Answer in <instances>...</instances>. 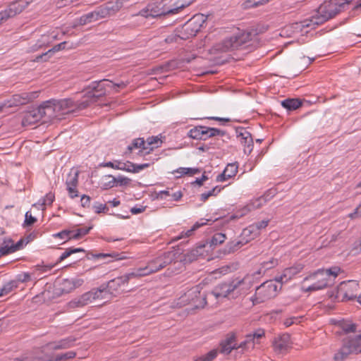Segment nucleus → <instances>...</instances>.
I'll return each mask as SVG.
<instances>
[{
    "mask_svg": "<svg viewBox=\"0 0 361 361\" xmlns=\"http://www.w3.org/2000/svg\"><path fill=\"white\" fill-rule=\"evenodd\" d=\"M257 32L252 30L240 35L226 38L213 47L212 53L228 52L239 49H249L252 47L250 43L257 40Z\"/></svg>",
    "mask_w": 361,
    "mask_h": 361,
    "instance_id": "1",
    "label": "nucleus"
},
{
    "mask_svg": "<svg viewBox=\"0 0 361 361\" xmlns=\"http://www.w3.org/2000/svg\"><path fill=\"white\" fill-rule=\"evenodd\" d=\"M180 255L178 249L164 252L149 260L145 267L135 269L137 275L142 277L158 272L168 265L178 262Z\"/></svg>",
    "mask_w": 361,
    "mask_h": 361,
    "instance_id": "2",
    "label": "nucleus"
},
{
    "mask_svg": "<svg viewBox=\"0 0 361 361\" xmlns=\"http://www.w3.org/2000/svg\"><path fill=\"white\" fill-rule=\"evenodd\" d=\"M351 2L352 0H329L324 1L318 8L316 13L310 18V23L307 24L306 26L323 24L336 16L344 8L345 5H348Z\"/></svg>",
    "mask_w": 361,
    "mask_h": 361,
    "instance_id": "3",
    "label": "nucleus"
},
{
    "mask_svg": "<svg viewBox=\"0 0 361 361\" xmlns=\"http://www.w3.org/2000/svg\"><path fill=\"white\" fill-rule=\"evenodd\" d=\"M341 271V268L337 266L326 269H318L305 278V281H314V283L307 288V290L315 291L332 286Z\"/></svg>",
    "mask_w": 361,
    "mask_h": 361,
    "instance_id": "4",
    "label": "nucleus"
},
{
    "mask_svg": "<svg viewBox=\"0 0 361 361\" xmlns=\"http://www.w3.org/2000/svg\"><path fill=\"white\" fill-rule=\"evenodd\" d=\"M250 283V277L245 276L244 278L235 279L231 281L224 282L216 286L212 292L216 298H226L232 295V298H236L243 293V286Z\"/></svg>",
    "mask_w": 361,
    "mask_h": 361,
    "instance_id": "5",
    "label": "nucleus"
},
{
    "mask_svg": "<svg viewBox=\"0 0 361 361\" xmlns=\"http://www.w3.org/2000/svg\"><path fill=\"white\" fill-rule=\"evenodd\" d=\"M137 277L138 276L135 270L110 280L106 284L100 286L99 289H104L102 290V295H105L106 299L109 298V295L117 296L126 290V286L130 279Z\"/></svg>",
    "mask_w": 361,
    "mask_h": 361,
    "instance_id": "6",
    "label": "nucleus"
},
{
    "mask_svg": "<svg viewBox=\"0 0 361 361\" xmlns=\"http://www.w3.org/2000/svg\"><path fill=\"white\" fill-rule=\"evenodd\" d=\"M207 16L197 13L188 20L180 28H178L180 39H188L196 36L205 24Z\"/></svg>",
    "mask_w": 361,
    "mask_h": 361,
    "instance_id": "7",
    "label": "nucleus"
},
{
    "mask_svg": "<svg viewBox=\"0 0 361 361\" xmlns=\"http://www.w3.org/2000/svg\"><path fill=\"white\" fill-rule=\"evenodd\" d=\"M178 300V304L181 305L190 304L195 309L203 308L207 305L206 295L201 293L199 286H195L188 290Z\"/></svg>",
    "mask_w": 361,
    "mask_h": 361,
    "instance_id": "8",
    "label": "nucleus"
},
{
    "mask_svg": "<svg viewBox=\"0 0 361 361\" xmlns=\"http://www.w3.org/2000/svg\"><path fill=\"white\" fill-rule=\"evenodd\" d=\"M55 102V109L59 113V116L80 111L87 108V103L82 102V99L74 101L71 98H66L63 99H53Z\"/></svg>",
    "mask_w": 361,
    "mask_h": 361,
    "instance_id": "9",
    "label": "nucleus"
},
{
    "mask_svg": "<svg viewBox=\"0 0 361 361\" xmlns=\"http://www.w3.org/2000/svg\"><path fill=\"white\" fill-rule=\"evenodd\" d=\"M277 286L273 281H267L256 288L253 302H264L276 295Z\"/></svg>",
    "mask_w": 361,
    "mask_h": 361,
    "instance_id": "10",
    "label": "nucleus"
},
{
    "mask_svg": "<svg viewBox=\"0 0 361 361\" xmlns=\"http://www.w3.org/2000/svg\"><path fill=\"white\" fill-rule=\"evenodd\" d=\"M188 136L195 140H207L215 136H224L225 132L215 128H209L203 126H197L190 129L188 133Z\"/></svg>",
    "mask_w": 361,
    "mask_h": 361,
    "instance_id": "11",
    "label": "nucleus"
},
{
    "mask_svg": "<svg viewBox=\"0 0 361 361\" xmlns=\"http://www.w3.org/2000/svg\"><path fill=\"white\" fill-rule=\"evenodd\" d=\"M92 227H80L75 230L64 229L59 233H54L52 237L59 239V245L63 244L70 240H79L87 235Z\"/></svg>",
    "mask_w": 361,
    "mask_h": 361,
    "instance_id": "12",
    "label": "nucleus"
},
{
    "mask_svg": "<svg viewBox=\"0 0 361 361\" xmlns=\"http://www.w3.org/2000/svg\"><path fill=\"white\" fill-rule=\"evenodd\" d=\"M99 166L102 167H109L114 169L122 170L135 173L140 172L141 170L148 168L150 164L149 163L137 164L129 161L123 162L121 161L115 160L114 161L104 162Z\"/></svg>",
    "mask_w": 361,
    "mask_h": 361,
    "instance_id": "13",
    "label": "nucleus"
},
{
    "mask_svg": "<svg viewBox=\"0 0 361 361\" xmlns=\"http://www.w3.org/2000/svg\"><path fill=\"white\" fill-rule=\"evenodd\" d=\"M103 289L93 288L91 290L84 293L79 298L75 299L69 302L71 307H78L85 306L95 300L106 299L105 295H102Z\"/></svg>",
    "mask_w": 361,
    "mask_h": 361,
    "instance_id": "14",
    "label": "nucleus"
},
{
    "mask_svg": "<svg viewBox=\"0 0 361 361\" xmlns=\"http://www.w3.org/2000/svg\"><path fill=\"white\" fill-rule=\"evenodd\" d=\"M33 0H16L4 11L0 12V24L9 18L21 13Z\"/></svg>",
    "mask_w": 361,
    "mask_h": 361,
    "instance_id": "15",
    "label": "nucleus"
},
{
    "mask_svg": "<svg viewBox=\"0 0 361 361\" xmlns=\"http://www.w3.org/2000/svg\"><path fill=\"white\" fill-rule=\"evenodd\" d=\"M37 97V92H23L21 94L13 95L11 99H8L2 104L4 106V108H9L12 106L24 105L32 101Z\"/></svg>",
    "mask_w": 361,
    "mask_h": 361,
    "instance_id": "16",
    "label": "nucleus"
},
{
    "mask_svg": "<svg viewBox=\"0 0 361 361\" xmlns=\"http://www.w3.org/2000/svg\"><path fill=\"white\" fill-rule=\"evenodd\" d=\"M164 9L165 5H163V0H155L154 4L148 5L147 8L140 10L137 16L145 18L150 16L155 18L165 16Z\"/></svg>",
    "mask_w": 361,
    "mask_h": 361,
    "instance_id": "17",
    "label": "nucleus"
},
{
    "mask_svg": "<svg viewBox=\"0 0 361 361\" xmlns=\"http://www.w3.org/2000/svg\"><path fill=\"white\" fill-rule=\"evenodd\" d=\"M47 345L42 348H36L30 353L17 359L18 361H54V357L45 352Z\"/></svg>",
    "mask_w": 361,
    "mask_h": 361,
    "instance_id": "18",
    "label": "nucleus"
},
{
    "mask_svg": "<svg viewBox=\"0 0 361 361\" xmlns=\"http://www.w3.org/2000/svg\"><path fill=\"white\" fill-rule=\"evenodd\" d=\"M269 195L274 196V191L269 190L268 193L264 194L263 196L257 198L252 202L248 204L241 212H238L236 214H233L228 217L230 220H233L239 217L244 216L247 212L252 211L253 209H259L264 202H265L268 199Z\"/></svg>",
    "mask_w": 361,
    "mask_h": 361,
    "instance_id": "19",
    "label": "nucleus"
},
{
    "mask_svg": "<svg viewBox=\"0 0 361 361\" xmlns=\"http://www.w3.org/2000/svg\"><path fill=\"white\" fill-rule=\"evenodd\" d=\"M26 245V240L23 238H20L16 243H14L13 240L11 238H8L7 240H4L0 247V256L13 253L23 249Z\"/></svg>",
    "mask_w": 361,
    "mask_h": 361,
    "instance_id": "20",
    "label": "nucleus"
},
{
    "mask_svg": "<svg viewBox=\"0 0 361 361\" xmlns=\"http://www.w3.org/2000/svg\"><path fill=\"white\" fill-rule=\"evenodd\" d=\"M237 137L240 138V143L244 147L245 153L250 154L253 147V140L251 133L243 127L236 129Z\"/></svg>",
    "mask_w": 361,
    "mask_h": 361,
    "instance_id": "21",
    "label": "nucleus"
},
{
    "mask_svg": "<svg viewBox=\"0 0 361 361\" xmlns=\"http://www.w3.org/2000/svg\"><path fill=\"white\" fill-rule=\"evenodd\" d=\"M39 107L42 114V118H46L48 120L61 119L59 113L55 109V102H53V99L44 102Z\"/></svg>",
    "mask_w": 361,
    "mask_h": 361,
    "instance_id": "22",
    "label": "nucleus"
},
{
    "mask_svg": "<svg viewBox=\"0 0 361 361\" xmlns=\"http://www.w3.org/2000/svg\"><path fill=\"white\" fill-rule=\"evenodd\" d=\"M42 118V114L38 106L25 112L21 123L23 126H30L37 123Z\"/></svg>",
    "mask_w": 361,
    "mask_h": 361,
    "instance_id": "23",
    "label": "nucleus"
},
{
    "mask_svg": "<svg viewBox=\"0 0 361 361\" xmlns=\"http://www.w3.org/2000/svg\"><path fill=\"white\" fill-rule=\"evenodd\" d=\"M290 336L288 334H284L275 340L273 342V346L274 351L276 353H285L287 352L290 346Z\"/></svg>",
    "mask_w": 361,
    "mask_h": 361,
    "instance_id": "24",
    "label": "nucleus"
},
{
    "mask_svg": "<svg viewBox=\"0 0 361 361\" xmlns=\"http://www.w3.org/2000/svg\"><path fill=\"white\" fill-rule=\"evenodd\" d=\"M194 1L195 0H176L170 7L166 6V4H164L165 16L178 13L183 8L191 5Z\"/></svg>",
    "mask_w": 361,
    "mask_h": 361,
    "instance_id": "25",
    "label": "nucleus"
},
{
    "mask_svg": "<svg viewBox=\"0 0 361 361\" xmlns=\"http://www.w3.org/2000/svg\"><path fill=\"white\" fill-rule=\"evenodd\" d=\"M238 169L237 162L228 164L223 172L217 176L216 180L222 182L234 177L238 173Z\"/></svg>",
    "mask_w": 361,
    "mask_h": 361,
    "instance_id": "26",
    "label": "nucleus"
},
{
    "mask_svg": "<svg viewBox=\"0 0 361 361\" xmlns=\"http://www.w3.org/2000/svg\"><path fill=\"white\" fill-rule=\"evenodd\" d=\"M343 343L351 353L358 354L361 353V334L353 337H348Z\"/></svg>",
    "mask_w": 361,
    "mask_h": 361,
    "instance_id": "27",
    "label": "nucleus"
},
{
    "mask_svg": "<svg viewBox=\"0 0 361 361\" xmlns=\"http://www.w3.org/2000/svg\"><path fill=\"white\" fill-rule=\"evenodd\" d=\"M75 341V338L74 337L69 336L57 342L49 343L47 344V347H49L50 349L54 350L67 349L73 346Z\"/></svg>",
    "mask_w": 361,
    "mask_h": 361,
    "instance_id": "28",
    "label": "nucleus"
},
{
    "mask_svg": "<svg viewBox=\"0 0 361 361\" xmlns=\"http://www.w3.org/2000/svg\"><path fill=\"white\" fill-rule=\"evenodd\" d=\"M111 85H112V86L114 88H116V87L123 88L126 86V83H124L123 82L121 83H112L111 81H109L108 80H100L98 82H97V81L93 82L89 86V89L98 90V91H102V92H106V87H110Z\"/></svg>",
    "mask_w": 361,
    "mask_h": 361,
    "instance_id": "29",
    "label": "nucleus"
},
{
    "mask_svg": "<svg viewBox=\"0 0 361 361\" xmlns=\"http://www.w3.org/2000/svg\"><path fill=\"white\" fill-rule=\"evenodd\" d=\"M106 94L105 92L98 91V90L90 89L82 97V102L87 103V108L91 104L96 103L100 98Z\"/></svg>",
    "mask_w": 361,
    "mask_h": 361,
    "instance_id": "30",
    "label": "nucleus"
},
{
    "mask_svg": "<svg viewBox=\"0 0 361 361\" xmlns=\"http://www.w3.org/2000/svg\"><path fill=\"white\" fill-rule=\"evenodd\" d=\"M261 227H245L240 236L243 243L247 244L252 240L255 239L259 234Z\"/></svg>",
    "mask_w": 361,
    "mask_h": 361,
    "instance_id": "31",
    "label": "nucleus"
},
{
    "mask_svg": "<svg viewBox=\"0 0 361 361\" xmlns=\"http://www.w3.org/2000/svg\"><path fill=\"white\" fill-rule=\"evenodd\" d=\"M264 330L262 329H258L252 334L246 335L245 340L250 349H253L255 348V345L259 343V339L264 337Z\"/></svg>",
    "mask_w": 361,
    "mask_h": 361,
    "instance_id": "32",
    "label": "nucleus"
},
{
    "mask_svg": "<svg viewBox=\"0 0 361 361\" xmlns=\"http://www.w3.org/2000/svg\"><path fill=\"white\" fill-rule=\"evenodd\" d=\"M236 341V335L234 333L228 334L226 338L220 343V353L228 355L232 351L231 345Z\"/></svg>",
    "mask_w": 361,
    "mask_h": 361,
    "instance_id": "33",
    "label": "nucleus"
},
{
    "mask_svg": "<svg viewBox=\"0 0 361 361\" xmlns=\"http://www.w3.org/2000/svg\"><path fill=\"white\" fill-rule=\"evenodd\" d=\"M298 272V270L295 267L287 268L283 271L282 274L279 276H276L275 280L276 281L281 283H286Z\"/></svg>",
    "mask_w": 361,
    "mask_h": 361,
    "instance_id": "34",
    "label": "nucleus"
},
{
    "mask_svg": "<svg viewBox=\"0 0 361 361\" xmlns=\"http://www.w3.org/2000/svg\"><path fill=\"white\" fill-rule=\"evenodd\" d=\"M226 238L225 234L216 233L210 238H207L205 243L202 244L206 245V247L212 248V246H216L224 243Z\"/></svg>",
    "mask_w": 361,
    "mask_h": 361,
    "instance_id": "35",
    "label": "nucleus"
},
{
    "mask_svg": "<svg viewBox=\"0 0 361 361\" xmlns=\"http://www.w3.org/2000/svg\"><path fill=\"white\" fill-rule=\"evenodd\" d=\"M204 248H206V245H203L202 243L200 244L195 249H192L187 253L185 260L192 262L196 260L198 257L203 256Z\"/></svg>",
    "mask_w": 361,
    "mask_h": 361,
    "instance_id": "36",
    "label": "nucleus"
},
{
    "mask_svg": "<svg viewBox=\"0 0 361 361\" xmlns=\"http://www.w3.org/2000/svg\"><path fill=\"white\" fill-rule=\"evenodd\" d=\"M244 245H245V243H243L240 238L231 241L226 245L224 252V254L234 253L235 252L240 250Z\"/></svg>",
    "mask_w": 361,
    "mask_h": 361,
    "instance_id": "37",
    "label": "nucleus"
},
{
    "mask_svg": "<svg viewBox=\"0 0 361 361\" xmlns=\"http://www.w3.org/2000/svg\"><path fill=\"white\" fill-rule=\"evenodd\" d=\"M302 103L299 99H286L281 102L283 108L288 111L296 110L302 106Z\"/></svg>",
    "mask_w": 361,
    "mask_h": 361,
    "instance_id": "38",
    "label": "nucleus"
},
{
    "mask_svg": "<svg viewBox=\"0 0 361 361\" xmlns=\"http://www.w3.org/2000/svg\"><path fill=\"white\" fill-rule=\"evenodd\" d=\"M352 354L347 347L343 344L340 350L334 354V360L335 361H343L348 356Z\"/></svg>",
    "mask_w": 361,
    "mask_h": 361,
    "instance_id": "39",
    "label": "nucleus"
},
{
    "mask_svg": "<svg viewBox=\"0 0 361 361\" xmlns=\"http://www.w3.org/2000/svg\"><path fill=\"white\" fill-rule=\"evenodd\" d=\"M16 288H18L17 281H14L13 280H11V281L7 282L0 289V297L9 294Z\"/></svg>",
    "mask_w": 361,
    "mask_h": 361,
    "instance_id": "40",
    "label": "nucleus"
},
{
    "mask_svg": "<svg viewBox=\"0 0 361 361\" xmlns=\"http://www.w3.org/2000/svg\"><path fill=\"white\" fill-rule=\"evenodd\" d=\"M40 218V214H31V212H27L25 215V221L23 226H32L37 223L38 219Z\"/></svg>",
    "mask_w": 361,
    "mask_h": 361,
    "instance_id": "41",
    "label": "nucleus"
},
{
    "mask_svg": "<svg viewBox=\"0 0 361 361\" xmlns=\"http://www.w3.org/2000/svg\"><path fill=\"white\" fill-rule=\"evenodd\" d=\"M77 252H83V253H85V250L84 249L80 248V247L79 248H72V247L68 248L59 257V259L56 262V264L63 261L65 259H66L67 257H70L71 255H73L74 253H77Z\"/></svg>",
    "mask_w": 361,
    "mask_h": 361,
    "instance_id": "42",
    "label": "nucleus"
},
{
    "mask_svg": "<svg viewBox=\"0 0 361 361\" xmlns=\"http://www.w3.org/2000/svg\"><path fill=\"white\" fill-rule=\"evenodd\" d=\"M145 140L142 137H138L133 140L130 145L127 147V152L126 153H131L134 149H140L141 147L145 146Z\"/></svg>",
    "mask_w": 361,
    "mask_h": 361,
    "instance_id": "43",
    "label": "nucleus"
},
{
    "mask_svg": "<svg viewBox=\"0 0 361 361\" xmlns=\"http://www.w3.org/2000/svg\"><path fill=\"white\" fill-rule=\"evenodd\" d=\"M118 255L116 252L111 253H98L93 254L92 252H88L86 255V257L87 259H90L92 258L94 259H106L107 257L116 258Z\"/></svg>",
    "mask_w": 361,
    "mask_h": 361,
    "instance_id": "44",
    "label": "nucleus"
},
{
    "mask_svg": "<svg viewBox=\"0 0 361 361\" xmlns=\"http://www.w3.org/2000/svg\"><path fill=\"white\" fill-rule=\"evenodd\" d=\"M176 173H180L181 176L183 175H188L193 176L195 174L200 173L201 172V169L199 168H184L180 167L176 171Z\"/></svg>",
    "mask_w": 361,
    "mask_h": 361,
    "instance_id": "45",
    "label": "nucleus"
},
{
    "mask_svg": "<svg viewBox=\"0 0 361 361\" xmlns=\"http://www.w3.org/2000/svg\"><path fill=\"white\" fill-rule=\"evenodd\" d=\"M341 327L345 334L354 333L357 331V324L350 322H342Z\"/></svg>",
    "mask_w": 361,
    "mask_h": 361,
    "instance_id": "46",
    "label": "nucleus"
},
{
    "mask_svg": "<svg viewBox=\"0 0 361 361\" xmlns=\"http://www.w3.org/2000/svg\"><path fill=\"white\" fill-rule=\"evenodd\" d=\"M223 188H220L219 186L214 187L212 190L208 191L207 192H204L200 195V200L202 202H205L208 200V198L211 196L216 195Z\"/></svg>",
    "mask_w": 361,
    "mask_h": 361,
    "instance_id": "47",
    "label": "nucleus"
},
{
    "mask_svg": "<svg viewBox=\"0 0 361 361\" xmlns=\"http://www.w3.org/2000/svg\"><path fill=\"white\" fill-rule=\"evenodd\" d=\"M145 143L148 147H154V148H157L160 147L162 141L159 137V136H152L149 137L147 140H145Z\"/></svg>",
    "mask_w": 361,
    "mask_h": 361,
    "instance_id": "48",
    "label": "nucleus"
},
{
    "mask_svg": "<svg viewBox=\"0 0 361 361\" xmlns=\"http://www.w3.org/2000/svg\"><path fill=\"white\" fill-rule=\"evenodd\" d=\"M75 356V352L68 351L67 353L56 355L55 357H54V361L68 360L74 358Z\"/></svg>",
    "mask_w": 361,
    "mask_h": 361,
    "instance_id": "49",
    "label": "nucleus"
},
{
    "mask_svg": "<svg viewBox=\"0 0 361 361\" xmlns=\"http://www.w3.org/2000/svg\"><path fill=\"white\" fill-rule=\"evenodd\" d=\"M78 183V172L76 171L73 174H69L66 179V186L77 187Z\"/></svg>",
    "mask_w": 361,
    "mask_h": 361,
    "instance_id": "50",
    "label": "nucleus"
},
{
    "mask_svg": "<svg viewBox=\"0 0 361 361\" xmlns=\"http://www.w3.org/2000/svg\"><path fill=\"white\" fill-rule=\"evenodd\" d=\"M217 354L216 350H212L204 355L198 357L196 361H212L217 356Z\"/></svg>",
    "mask_w": 361,
    "mask_h": 361,
    "instance_id": "51",
    "label": "nucleus"
},
{
    "mask_svg": "<svg viewBox=\"0 0 361 361\" xmlns=\"http://www.w3.org/2000/svg\"><path fill=\"white\" fill-rule=\"evenodd\" d=\"M44 209L42 207V204L39 201L37 203H35L32 205L31 209L28 212H31V214L34 215V214H40V218L43 217V212Z\"/></svg>",
    "mask_w": 361,
    "mask_h": 361,
    "instance_id": "52",
    "label": "nucleus"
},
{
    "mask_svg": "<svg viewBox=\"0 0 361 361\" xmlns=\"http://www.w3.org/2000/svg\"><path fill=\"white\" fill-rule=\"evenodd\" d=\"M55 199V195L54 193L52 192H49L46 195V196L40 200V203L42 204V207H44V209H45V206L46 205H51L52 204V202H54Z\"/></svg>",
    "mask_w": 361,
    "mask_h": 361,
    "instance_id": "53",
    "label": "nucleus"
},
{
    "mask_svg": "<svg viewBox=\"0 0 361 361\" xmlns=\"http://www.w3.org/2000/svg\"><path fill=\"white\" fill-rule=\"evenodd\" d=\"M104 180H105L104 186L106 189L116 186V177H114L111 175H108L104 177Z\"/></svg>",
    "mask_w": 361,
    "mask_h": 361,
    "instance_id": "54",
    "label": "nucleus"
},
{
    "mask_svg": "<svg viewBox=\"0 0 361 361\" xmlns=\"http://www.w3.org/2000/svg\"><path fill=\"white\" fill-rule=\"evenodd\" d=\"M277 264H278V260L276 259L273 258V257L271 258L267 262L264 261V262L261 263L262 267L264 270L270 269L274 267L275 266H276Z\"/></svg>",
    "mask_w": 361,
    "mask_h": 361,
    "instance_id": "55",
    "label": "nucleus"
},
{
    "mask_svg": "<svg viewBox=\"0 0 361 361\" xmlns=\"http://www.w3.org/2000/svg\"><path fill=\"white\" fill-rule=\"evenodd\" d=\"M52 55V50H49L45 53L39 54L35 57L34 61L39 62V61H48Z\"/></svg>",
    "mask_w": 361,
    "mask_h": 361,
    "instance_id": "56",
    "label": "nucleus"
},
{
    "mask_svg": "<svg viewBox=\"0 0 361 361\" xmlns=\"http://www.w3.org/2000/svg\"><path fill=\"white\" fill-rule=\"evenodd\" d=\"M154 149V147H148L145 145V146H142L140 148V150L137 153V156L139 157H144L145 155L149 154Z\"/></svg>",
    "mask_w": 361,
    "mask_h": 361,
    "instance_id": "57",
    "label": "nucleus"
},
{
    "mask_svg": "<svg viewBox=\"0 0 361 361\" xmlns=\"http://www.w3.org/2000/svg\"><path fill=\"white\" fill-rule=\"evenodd\" d=\"M269 0H247L245 2L246 7H257L259 5L267 3Z\"/></svg>",
    "mask_w": 361,
    "mask_h": 361,
    "instance_id": "58",
    "label": "nucleus"
},
{
    "mask_svg": "<svg viewBox=\"0 0 361 361\" xmlns=\"http://www.w3.org/2000/svg\"><path fill=\"white\" fill-rule=\"evenodd\" d=\"M61 286L62 290L64 292L68 293L73 290L71 279H63L61 283Z\"/></svg>",
    "mask_w": 361,
    "mask_h": 361,
    "instance_id": "59",
    "label": "nucleus"
},
{
    "mask_svg": "<svg viewBox=\"0 0 361 361\" xmlns=\"http://www.w3.org/2000/svg\"><path fill=\"white\" fill-rule=\"evenodd\" d=\"M30 280V275L28 273H23L18 274L16 277V279L13 280L14 281H17V286H18L19 282L25 283Z\"/></svg>",
    "mask_w": 361,
    "mask_h": 361,
    "instance_id": "60",
    "label": "nucleus"
},
{
    "mask_svg": "<svg viewBox=\"0 0 361 361\" xmlns=\"http://www.w3.org/2000/svg\"><path fill=\"white\" fill-rule=\"evenodd\" d=\"M130 179L127 177L119 176L116 178V186H124L130 183Z\"/></svg>",
    "mask_w": 361,
    "mask_h": 361,
    "instance_id": "61",
    "label": "nucleus"
},
{
    "mask_svg": "<svg viewBox=\"0 0 361 361\" xmlns=\"http://www.w3.org/2000/svg\"><path fill=\"white\" fill-rule=\"evenodd\" d=\"M126 236H127V233H121L120 235L105 236V237H104V239L108 242L118 241V240H122L125 239Z\"/></svg>",
    "mask_w": 361,
    "mask_h": 361,
    "instance_id": "62",
    "label": "nucleus"
},
{
    "mask_svg": "<svg viewBox=\"0 0 361 361\" xmlns=\"http://www.w3.org/2000/svg\"><path fill=\"white\" fill-rule=\"evenodd\" d=\"M179 35H179V32H178V28H177L176 30V31H175V33L169 35L165 39V41H166V43H172V42H177V40L178 39H180Z\"/></svg>",
    "mask_w": 361,
    "mask_h": 361,
    "instance_id": "63",
    "label": "nucleus"
},
{
    "mask_svg": "<svg viewBox=\"0 0 361 361\" xmlns=\"http://www.w3.org/2000/svg\"><path fill=\"white\" fill-rule=\"evenodd\" d=\"M349 217L351 219H356L361 217V203L356 207L354 212L350 213Z\"/></svg>",
    "mask_w": 361,
    "mask_h": 361,
    "instance_id": "64",
    "label": "nucleus"
}]
</instances>
